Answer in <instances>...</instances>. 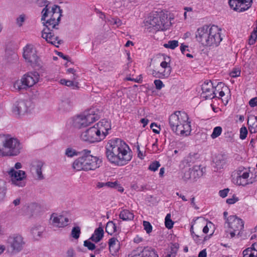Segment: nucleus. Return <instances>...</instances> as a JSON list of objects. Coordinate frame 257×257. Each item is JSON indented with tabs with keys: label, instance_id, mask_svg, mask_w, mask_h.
<instances>
[{
	"label": "nucleus",
	"instance_id": "ea45409f",
	"mask_svg": "<svg viewBox=\"0 0 257 257\" xmlns=\"http://www.w3.org/2000/svg\"><path fill=\"white\" fill-rule=\"evenodd\" d=\"M174 223V222L171 219V214H167L165 219L166 227L168 229H171L173 227Z\"/></svg>",
	"mask_w": 257,
	"mask_h": 257
},
{
	"label": "nucleus",
	"instance_id": "a878e982",
	"mask_svg": "<svg viewBox=\"0 0 257 257\" xmlns=\"http://www.w3.org/2000/svg\"><path fill=\"white\" fill-rule=\"evenodd\" d=\"M242 257H257V242L242 251Z\"/></svg>",
	"mask_w": 257,
	"mask_h": 257
},
{
	"label": "nucleus",
	"instance_id": "7ed1b4c3",
	"mask_svg": "<svg viewBox=\"0 0 257 257\" xmlns=\"http://www.w3.org/2000/svg\"><path fill=\"white\" fill-rule=\"evenodd\" d=\"M62 10L57 5H53L49 11L48 6L47 5L42 10V16L41 20L44 21L46 27L54 29L59 24L61 17L62 16Z\"/></svg>",
	"mask_w": 257,
	"mask_h": 257
},
{
	"label": "nucleus",
	"instance_id": "680f3d73",
	"mask_svg": "<svg viewBox=\"0 0 257 257\" xmlns=\"http://www.w3.org/2000/svg\"><path fill=\"white\" fill-rule=\"evenodd\" d=\"M113 246H115V252H117L119 250V249L120 248V242L118 241V240L116 238V239H114L113 238Z\"/></svg>",
	"mask_w": 257,
	"mask_h": 257
},
{
	"label": "nucleus",
	"instance_id": "f8f14e48",
	"mask_svg": "<svg viewBox=\"0 0 257 257\" xmlns=\"http://www.w3.org/2000/svg\"><path fill=\"white\" fill-rule=\"evenodd\" d=\"M12 183L18 187H24L26 185L25 179L26 174L23 170L16 171L14 168H11L8 172Z\"/></svg>",
	"mask_w": 257,
	"mask_h": 257
},
{
	"label": "nucleus",
	"instance_id": "2f4dec72",
	"mask_svg": "<svg viewBox=\"0 0 257 257\" xmlns=\"http://www.w3.org/2000/svg\"><path fill=\"white\" fill-rule=\"evenodd\" d=\"M60 83L63 85H65L73 89L79 88V82L77 81H72L71 80H67L66 79H61L59 81Z\"/></svg>",
	"mask_w": 257,
	"mask_h": 257
},
{
	"label": "nucleus",
	"instance_id": "cd10ccee",
	"mask_svg": "<svg viewBox=\"0 0 257 257\" xmlns=\"http://www.w3.org/2000/svg\"><path fill=\"white\" fill-rule=\"evenodd\" d=\"M104 231L103 228L99 227L95 229L89 239L95 242H99L103 237Z\"/></svg>",
	"mask_w": 257,
	"mask_h": 257
},
{
	"label": "nucleus",
	"instance_id": "f3484780",
	"mask_svg": "<svg viewBox=\"0 0 257 257\" xmlns=\"http://www.w3.org/2000/svg\"><path fill=\"white\" fill-rule=\"evenodd\" d=\"M95 130L102 140H104L111 130L110 122L106 119H103L94 125Z\"/></svg>",
	"mask_w": 257,
	"mask_h": 257
},
{
	"label": "nucleus",
	"instance_id": "3c124183",
	"mask_svg": "<svg viewBox=\"0 0 257 257\" xmlns=\"http://www.w3.org/2000/svg\"><path fill=\"white\" fill-rule=\"evenodd\" d=\"M154 83L156 88L158 90H160L165 86V85L163 84V82L160 79L155 80Z\"/></svg>",
	"mask_w": 257,
	"mask_h": 257
},
{
	"label": "nucleus",
	"instance_id": "bf43d9fd",
	"mask_svg": "<svg viewBox=\"0 0 257 257\" xmlns=\"http://www.w3.org/2000/svg\"><path fill=\"white\" fill-rule=\"evenodd\" d=\"M238 198L235 196H232L231 198L226 199V203L228 204H233L238 201Z\"/></svg>",
	"mask_w": 257,
	"mask_h": 257
},
{
	"label": "nucleus",
	"instance_id": "a19ab883",
	"mask_svg": "<svg viewBox=\"0 0 257 257\" xmlns=\"http://www.w3.org/2000/svg\"><path fill=\"white\" fill-rule=\"evenodd\" d=\"M222 128L220 126H216L213 128V132L211 135V137L214 139L219 137L222 133Z\"/></svg>",
	"mask_w": 257,
	"mask_h": 257
},
{
	"label": "nucleus",
	"instance_id": "69168bd1",
	"mask_svg": "<svg viewBox=\"0 0 257 257\" xmlns=\"http://www.w3.org/2000/svg\"><path fill=\"white\" fill-rule=\"evenodd\" d=\"M195 197H193L192 198H191V206L195 209H198L199 208L197 206V205H196V203L195 202Z\"/></svg>",
	"mask_w": 257,
	"mask_h": 257
},
{
	"label": "nucleus",
	"instance_id": "338daca9",
	"mask_svg": "<svg viewBox=\"0 0 257 257\" xmlns=\"http://www.w3.org/2000/svg\"><path fill=\"white\" fill-rule=\"evenodd\" d=\"M207 253L205 249L201 250L198 254V257H206Z\"/></svg>",
	"mask_w": 257,
	"mask_h": 257
},
{
	"label": "nucleus",
	"instance_id": "052dcab7",
	"mask_svg": "<svg viewBox=\"0 0 257 257\" xmlns=\"http://www.w3.org/2000/svg\"><path fill=\"white\" fill-rule=\"evenodd\" d=\"M228 192H229L228 189H224L223 190L219 191V194L220 196H221V197L224 198L227 196Z\"/></svg>",
	"mask_w": 257,
	"mask_h": 257
},
{
	"label": "nucleus",
	"instance_id": "37998d69",
	"mask_svg": "<svg viewBox=\"0 0 257 257\" xmlns=\"http://www.w3.org/2000/svg\"><path fill=\"white\" fill-rule=\"evenodd\" d=\"M80 233V228L79 226H75L72 228L71 235L74 238L77 239L79 237Z\"/></svg>",
	"mask_w": 257,
	"mask_h": 257
},
{
	"label": "nucleus",
	"instance_id": "412c9836",
	"mask_svg": "<svg viewBox=\"0 0 257 257\" xmlns=\"http://www.w3.org/2000/svg\"><path fill=\"white\" fill-rule=\"evenodd\" d=\"M8 242L11 244L13 249L17 251L21 250L24 244L23 237L19 234H13L10 236L9 237Z\"/></svg>",
	"mask_w": 257,
	"mask_h": 257
},
{
	"label": "nucleus",
	"instance_id": "c85d7f7f",
	"mask_svg": "<svg viewBox=\"0 0 257 257\" xmlns=\"http://www.w3.org/2000/svg\"><path fill=\"white\" fill-rule=\"evenodd\" d=\"M247 124L251 133L257 132V117L253 115L249 116L248 118Z\"/></svg>",
	"mask_w": 257,
	"mask_h": 257
},
{
	"label": "nucleus",
	"instance_id": "c756f323",
	"mask_svg": "<svg viewBox=\"0 0 257 257\" xmlns=\"http://www.w3.org/2000/svg\"><path fill=\"white\" fill-rule=\"evenodd\" d=\"M44 230V227L40 225H35L31 229V233L33 237L38 240L41 236Z\"/></svg>",
	"mask_w": 257,
	"mask_h": 257
},
{
	"label": "nucleus",
	"instance_id": "ddd939ff",
	"mask_svg": "<svg viewBox=\"0 0 257 257\" xmlns=\"http://www.w3.org/2000/svg\"><path fill=\"white\" fill-rule=\"evenodd\" d=\"M252 0H229L228 4L231 9L237 13H242L248 10L251 6Z\"/></svg>",
	"mask_w": 257,
	"mask_h": 257
},
{
	"label": "nucleus",
	"instance_id": "13d9d810",
	"mask_svg": "<svg viewBox=\"0 0 257 257\" xmlns=\"http://www.w3.org/2000/svg\"><path fill=\"white\" fill-rule=\"evenodd\" d=\"M113 189H115L120 193L123 192L124 191L123 188L116 182H113Z\"/></svg>",
	"mask_w": 257,
	"mask_h": 257
},
{
	"label": "nucleus",
	"instance_id": "dca6fc26",
	"mask_svg": "<svg viewBox=\"0 0 257 257\" xmlns=\"http://www.w3.org/2000/svg\"><path fill=\"white\" fill-rule=\"evenodd\" d=\"M250 171L248 169L240 167L236 170L235 183L238 185L245 186L249 184Z\"/></svg>",
	"mask_w": 257,
	"mask_h": 257
},
{
	"label": "nucleus",
	"instance_id": "5701e85b",
	"mask_svg": "<svg viewBox=\"0 0 257 257\" xmlns=\"http://www.w3.org/2000/svg\"><path fill=\"white\" fill-rule=\"evenodd\" d=\"M50 219L52 225L58 227H63L67 225L69 222L67 217L63 215H58L56 213H53L51 215Z\"/></svg>",
	"mask_w": 257,
	"mask_h": 257
},
{
	"label": "nucleus",
	"instance_id": "49530a36",
	"mask_svg": "<svg viewBox=\"0 0 257 257\" xmlns=\"http://www.w3.org/2000/svg\"><path fill=\"white\" fill-rule=\"evenodd\" d=\"M143 226L144 229L146 230L147 233L149 234L152 231L153 227L149 222L144 221Z\"/></svg>",
	"mask_w": 257,
	"mask_h": 257
},
{
	"label": "nucleus",
	"instance_id": "8fccbe9b",
	"mask_svg": "<svg viewBox=\"0 0 257 257\" xmlns=\"http://www.w3.org/2000/svg\"><path fill=\"white\" fill-rule=\"evenodd\" d=\"M240 74V70L238 68H233L229 73L230 76L233 78L238 77Z\"/></svg>",
	"mask_w": 257,
	"mask_h": 257
},
{
	"label": "nucleus",
	"instance_id": "a211bd4d",
	"mask_svg": "<svg viewBox=\"0 0 257 257\" xmlns=\"http://www.w3.org/2000/svg\"><path fill=\"white\" fill-rule=\"evenodd\" d=\"M160 66L163 70L160 69L158 71L154 70L152 73L153 75L156 78L162 79L169 77L172 71L170 64L164 61L161 63Z\"/></svg>",
	"mask_w": 257,
	"mask_h": 257
},
{
	"label": "nucleus",
	"instance_id": "1a4fd4ad",
	"mask_svg": "<svg viewBox=\"0 0 257 257\" xmlns=\"http://www.w3.org/2000/svg\"><path fill=\"white\" fill-rule=\"evenodd\" d=\"M21 149L20 142L17 139L8 138L4 150L0 151V156H17L20 153Z\"/></svg>",
	"mask_w": 257,
	"mask_h": 257
},
{
	"label": "nucleus",
	"instance_id": "c03bdc74",
	"mask_svg": "<svg viewBox=\"0 0 257 257\" xmlns=\"http://www.w3.org/2000/svg\"><path fill=\"white\" fill-rule=\"evenodd\" d=\"M161 165L158 161H154L151 163L149 167V169L150 171L155 172L160 167Z\"/></svg>",
	"mask_w": 257,
	"mask_h": 257
},
{
	"label": "nucleus",
	"instance_id": "423d86ee",
	"mask_svg": "<svg viewBox=\"0 0 257 257\" xmlns=\"http://www.w3.org/2000/svg\"><path fill=\"white\" fill-rule=\"evenodd\" d=\"M225 225L226 232L233 238L240 234L244 228V222L236 215H230L226 218Z\"/></svg>",
	"mask_w": 257,
	"mask_h": 257
},
{
	"label": "nucleus",
	"instance_id": "6e6552de",
	"mask_svg": "<svg viewBox=\"0 0 257 257\" xmlns=\"http://www.w3.org/2000/svg\"><path fill=\"white\" fill-rule=\"evenodd\" d=\"M168 22L167 16L164 13L160 12L150 16L146 22V25L149 28L158 31L165 28Z\"/></svg>",
	"mask_w": 257,
	"mask_h": 257
},
{
	"label": "nucleus",
	"instance_id": "bb28decb",
	"mask_svg": "<svg viewBox=\"0 0 257 257\" xmlns=\"http://www.w3.org/2000/svg\"><path fill=\"white\" fill-rule=\"evenodd\" d=\"M44 165L43 162L39 160H35L31 164V169L36 171L39 179H43V176L42 173V168Z\"/></svg>",
	"mask_w": 257,
	"mask_h": 257
},
{
	"label": "nucleus",
	"instance_id": "393cba45",
	"mask_svg": "<svg viewBox=\"0 0 257 257\" xmlns=\"http://www.w3.org/2000/svg\"><path fill=\"white\" fill-rule=\"evenodd\" d=\"M205 221L203 219L201 220H199L198 221H195L194 223L191 225L190 228V232L191 236L194 239V240L197 243H199L200 242L201 239H200V236L196 234L194 231V226L196 225L197 227H200V229L202 227V226L204 224Z\"/></svg>",
	"mask_w": 257,
	"mask_h": 257
},
{
	"label": "nucleus",
	"instance_id": "6ab92c4d",
	"mask_svg": "<svg viewBox=\"0 0 257 257\" xmlns=\"http://www.w3.org/2000/svg\"><path fill=\"white\" fill-rule=\"evenodd\" d=\"M202 90L201 96L206 99L213 98L217 94L215 92L212 83L210 81H205L203 83Z\"/></svg>",
	"mask_w": 257,
	"mask_h": 257
},
{
	"label": "nucleus",
	"instance_id": "2eb2a0df",
	"mask_svg": "<svg viewBox=\"0 0 257 257\" xmlns=\"http://www.w3.org/2000/svg\"><path fill=\"white\" fill-rule=\"evenodd\" d=\"M210 32V27L207 26L198 28L195 32L196 41L204 47H207Z\"/></svg>",
	"mask_w": 257,
	"mask_h": 257
},
{
	"label": "nucleus",
	"instance_id": "0e129e2a",
	"mask_svg": "<svg viewBox=\"0 0 257 257\" xmlns=\"http://www.w3.org/2000/svg\"><path fill=\"white\" fill-rule=\"evenodd\" d=\"M122 24L121 21L119 19H116L113 21V25H115L117 27L120 26Z\"/></svg>",
	"mask_w": 257,
	"mask_h": 257
},
{
	"label": "nucleus",
	"instance_id": "603ef678",
	"mask_svg": "<svg viewBox=\"0 0 257 257\" xmlns=\"http://www.w3.org/2000/svg\"><path fill=\"white\" fill-rule=\"evenodd\" d=\"M247 131L245 127H242L240 129V138L244 140L246 137Z\"/></svg>",
	"mask_w": 257,
	"mask_h": 257
},
{
	"label": "nucleus",
	"instance_id": "f257e3e1",
	"mask_svg": "<svg viewBox=\"0 0 257 257\" xmlns=\"http://www.w3.org/2000/svg\"><path fill=\"white\" fill-rule=\"evenodd\" d=\"M186 113L176 111L172 114L169 119V125L176 135L181 137H187L190 135L191 126Z\"/></svg>",
	"mask_w": 257,
	"mask_h": 257
},
{
	"label": "nucleus",
	"instance_id": "39448f33",
	"mask_svg": "<svg viewBox=\"0 0 257 257\" xmlns=\"http://www.w3.org/2000/svg\"><path fill=\"white\" fill-rule=\"evenodd\" d=\"M39 78L40 75L37 72H29L24 74L21 79L16 80L14 83V87L19 91L27 90L36 84Z\"/></svg>",
	"mask_w": 257,
	"mask_h": 257
},
{
	"label": "nucleus",
	"instance_id": "20e7f679",
	"mask_svg": "<svg viewBox=\"0 0 257 257\" xmlns=\"http://www.w3.org/2000/svg\"><path fill=\"white\" fill-rule=\"evenodd\" d=\"M101 160L98 157L86 154L79 157L73 163V168L77 171L94 170L99 168Z\"/></svg>",
	"mask_w": 257,
	"mask_h": 257
},
{
	"label": "nucleus",
	"instance_id": "f704fd0d",
	"mask_svg": "<svg viewBox=\"0 0 257 257\" xmlns=\"http://www.w3.org/2000/svg\"><path fill=\"white\" fill-rule=\"evenodd\" d=\"M215 164V167L217 170H220L224 166L226 161L222 156L218 157L214 161Z\"/></svg>",
	"mask_w": 257,
	"mask_h": 257
},
{
	"label": "nucleus",
	"instance_id": "72a5a7b5",
	"mask_svg": "<svg viewBox=\"0 0 257 257\" xmlns=\"http://www.w3.org/2000/svg\"><path fill=\"white\" fill-rule=\"evenodd\" d=\"M119 217L123 220H131L134 218V215L128 210H123L120 212Z\"/></svg>",
	"mask_w": 257,
	"mask_h": 257
},
{
	"label": "nucleus",
	"instance_id": "7c9ffc66",
	"mask_svg": "<svg viewBox=\"0 0 257 257\" xmlns=\"http://www.w3.org/2000/svg\"><path fill=\"white\" fill-rule=\"evenodd\" d=\"M105 154L108 161L112 163V140H108L105 146Z\"/></svg>",
	"mask_w": 257,
	"mask_h": 257
},
{
	"label": "nucleus",
	"instance_id": "0eeeda50",
	"mask_svg": "<svg viewBox=\"0 0 257 257\" xmlns=\"http://www.w3.org/2000/svg\"><path fill=\"white\" fill-rule=\"evenodd\" d=\"M98 119V115L92 110L84 111L73 119L74 126L78 128L86 127Z\"/></svg>",
	"mask_w": 257,
	"mask_h": 257
},
{
	"label": "nucleus",
	"instance_id": "79ce46f5",
	"mask_svg": "<svg viewBox=\"0 0 257 257\" xmlns=\"http://www.w3.org/2000/svg\"><path fill=\"white\" fill-rule=\"evenodd\" d=\"M65 154L68 157H73L74 156H78L79 152L75 149L71 148H68L66 150Z\"/></svg>",
	"mask_w": 257,
	"mask_h": 257
},
{
	"label": "nucleus",
	"instance_id": "aec40b11",
	"mask_svg": "<svg viewBox=\"0 0 257 257\" xmlns=\"http://www.w3.org/2000/svg\"><path fill=\"white\" fill-rule=\"evenodd\" d=\"M53 29L47 27L45 28L42 31V37L48 43L58 47L61 44V41L58 39L57 37H55L52 32Z\"/></svg>",
	"mask_w": 257,
	"mask_h": 257
},
{
	"label": "nucleus",
	"instance_id": "e2e57ef3",
	"mask_svg": "<svg viewBox=\"0 0 257 257\" xmlns=\"http://www.w3.org/2000/svg\"><path fill=\"white\" fill-rule=\"evenodd\" d=\"M249 104L251 107L257 106V97L252 98L249 101Z\"/></svg>",
	"mask_w": 257,
	"mask_h": 257
},
{
	"label": "nucleus",
	"instance_id": "58836bf2",
	"mask_svg": "<svg viewBox=\"0 0 257 257\" xmlns=\"http://www.w3.org/2000/svg\"><path fill=\"white\" fill-rule=\"evenodd\" d=\"M257 39V26L254 28L251 32L249 38L248 39V43L249 45H253L255 43Z\"/></svg>",
	"mask_w": 257,
	"mask_h": 257
},
{
	"label": "nucleus",
	"instance_id": "4be33fe9",
	"mask_svg": "<svg viewBox=\"0 0 257 257\" xmlns=\"http://www.w3.org/2000/svg\"><path fill=\"white\" fill-rule=\"evenodd\" d=\"M201 175L199 170L195 168H189L185 171L182 176L183 180L185 182H193L196 180Z\"/></svg>",
	"mask_w": 257,
	"mask_h": 257
},
{
	"label": "nucleus",
	"instance_id": "4c0bfd02",
	"mask_svg": "<svg viewBox=\"0 0 257 257\" xmlns=\"http://www.w3.org/2000/svg\"><path fill=\"white\" fill-rule=\"evenodd\" d=\"M180 50L181 53L186 55L187 57L192 58L193 57V55L190 54L188 46L181 44L180 46Z\"/></svg>",
	"mask_w": 257,
	"mask_h": 257
},
{
	"label": "nucleus",
	"instance_id": "473e14b6",
	"mask_svg": "<svg viewBox=\"0 0 257 257\" xmlns=\"http://www.w3.org/2000/svg\"><path fill=\"white\" fill-rule=\"evenodd\" d=\"M7 188L6 182L0 179V202L4 200L7 193Z\"/></svg>",
	"mask_w": 257,
	"mask_h": 257
},
{
	"label": "nucleus",
	"instance_id": "e433bc0d",
	"mask_svg": "<svg viewBox=\"0 0 257 257\" xmlns=\"http://www.w3.org/2000/svg\"><path fill=\"white\" fill-rule=\"evenodd\" d=\"M143 257H159V255L155 250L147 249L143 251Z\"/></svg>",
	"mask_w": 257,
	"mask_h": 257
},
{
	"label": "nucleus",
	"instance_id": "6e6d98bb",
	"mask_svg": "<svg viewBox=\"0 0 257 257\" xmlns=\"http://www.w3.org/2000/svg\"><path fill=\"white\" fill-rule=\"evenodd\" d=\"M112 226V221H110L107 222V223L106 225V227H105L106 232L110 235L112 234V230L111 229Z\"/></svg>",
	"mask_w": 257,
	"mask_h": 257
},
{
	"label": "nucleus",
	"instance_id": "4468645a",
	"mask_svg": "<svg viewBox=\"0 0 257 257\" xmlns=\"http://www.w3.org/2000/svg\"><path fill=\"white\" fill-rule=\"evenodd\" d=\"M80 138L83 141L89 143H94L102 141L94 126L82 132Z\"/></svg>",
	"mask_w": 257,
	"mask_h": 257
},
{
	"label": "nucleus",
	"instance_id": "4d7b16f0",
	"mask_svg": "<svg viewBox=\"0 0 257 257\" xmlns=\"http://www.w3.org/2000/svg\"><path fill=\"white\" fill-rule=\"evenodd\" d=\"M25 20L24 15H21L17 19V24L20 26H22Z\"/></svg>",
	"mask_w": 257,
	"mask_h": 257
},
{
	"label": "nucleus",
	"instance_id": "c9c22d12",
	"mask_svg": "<svg viewBox=\"0 0 257 257\" xmlns=\"http://www.w3.org/2000/svg\"><path fill=\"white\" fill-rule=\"evenodd\" d=\"M163 46L166 48L173 50L179 46V43L177 40H170Z\"/></svg>",
	"mask_w": 257,
	"mask_h": 257
},
{
	"label": "nucleus",
	"instance_id": "774afa93",
	"mask_svg": "<svg viewBox=\"0 0 257 257\" xmlns=\"http://www.w3.org/2000/svg\"><path fill=\"white\" fill-rule=\"evenodd\" d=\"M67 255L68 257H73V255H74L73 249L72 248L68 249L67 251Z\"/></svg>",
	"mask_w": 257,
	"mask_h": 257
},
{
	"label": "nucleus",
	"instance_id": "09e8293b",
	"mask_svg": "<svg viewBox=\"0 0 257 257\" xmlns=\"http://www.w3.org/2000/svg\"><path fill=\"white\" fill-rule=\"evenodd\" d=\"M84 245L89 250H92L95 248V245L88 240L84 241Z\"/></svg>",
	"mask_w": 257,
	"mask_h": 257
},
{
	"label": "nucleus",
	"instance_id": "5fc2aeb1",
	"mask_svg": "<svg viewBox=\"0 0 257 257\" xmlns=\"http://www.w3.org/2000/svg\"><path fill=\"white\" fill-rule=\"evenodd\" d=\"M151 128L153 132L156 134H159L160 131V128L158 126L156 123H152L150 125Z\"/></svg>",
	"mask_w": 257,
	"mask_h": 257
},
{
	"label": "nucleus",
	"instance_id": "9b49d317",
	"mask_svg": "<svg viewBox=\"0 0 257 257\" xmlns=\"http://www.w3.org/2000/svg\"><path fill=\"white\" fill-rule=\"evenodd\" d=\"M221 29L215 25L210 27V35L208 40L207 47H216L218 46L221 41Z\"/></svg>",
	"mask_w": 257,
	"mask_h": 257
},
{
	"label": "nucleus",
	"instance_id": "9d476101",
	"mask_svg": "<svg viewBox=\"0 0 257 257\" xmlns=\"http://www.w3.org/2000/svg\"><path fill=\"white\" fill-rule=\"evenodd\" d=\"M23 57L25 61L32 67L39 65L40 58L36 48L32 44H28L23 48Z\"/></svg>",
	"mask_w": 257,
	"mask_h": 257
},
{
	"label": "nucleus",
	"instance_id": "864d4df0",
	"mask_svg": "<svg viewBox=\"0 0 257 257\" xmlns=\"http://www.w3.org/2000/svg\"><path fill=\"white\" fill-rule=\"evenodd\" d=\"M205 224V222L204 223ZM204 224L202 227H203V232L205 234H207L209 232V229L212 227V224L211 222H209L207 223L205 225Z\"/></svg>",
	"mask_w": 257,
	"mask_h": 257
},
{
	"label": "nucleus",
	"instance_id": "f03ea898",
	"mask_svg": "<svg viewBox=\"0 0 257 257\" xmlns=\"http://www.w3.org/2000/svg\"><path fill=\"white\" fill-rule=\"evenodd\" d=\"M132 159V152L129 146L122 140L116 139L113 141V164L122 166Z\"/></svg>",
	"mask_w": 257,
	"mask_h": 257
},
{
	"label": "nucleus",
	"instance_id": "de8ad7c7",
	"mask_svg": "<svg viewBox=\"0 0 257 257\" xmlns=\"http://www.w3.org/2000/svg\"><path fill=\"white\" fill-rule=\"evenodd\" d=\"M8 138L4 135H0V151H3Z\"/></svg>",
	"mask_w": 257,
	"mask_h": 257
},
{
	"label": "nucleus",
	"instance_id": "a18cd8bd",
	"mask_svg": "<svg viewBox=\"0 0 257 257\" xmlns=\"http://www.w3.org/2000/svg\"><path fill=\"white\" fill-rule=\"evenodd\" d=\"M107 187L109 188L112 187V182H98L96 184V188L97 189H100L101 188Z\"/></svg>",
	"mask_w": 257,
	"mask_h": 257
},
{
	"label": "nucleus",
	"instance_id": "b1692460",
	"mask_svg": "<svg viewBox=\"0 0 257 257\" xmlns=\"http://www.w3.org/2000/svg\"><path fill=\"white\" fill-rule=\"evenodd\" d=\"M27 111V106L24 101L17 102L13 105L12 108V113L17 116L24 115Z\"/></svg>",
	"mask_w": 257,
	"mask_h": 257
}]
</instances>
